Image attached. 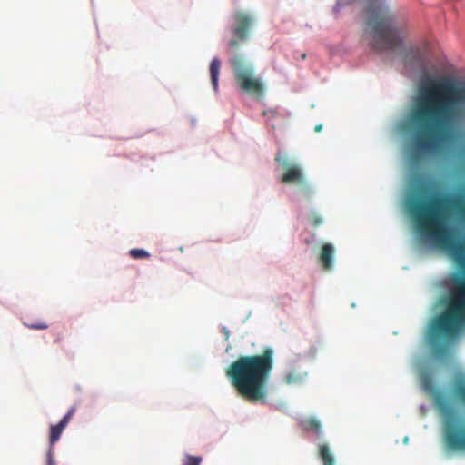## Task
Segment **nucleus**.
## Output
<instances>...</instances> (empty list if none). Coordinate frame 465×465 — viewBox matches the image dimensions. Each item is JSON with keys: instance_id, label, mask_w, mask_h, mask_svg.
Returning a JSON list of instances; mask_svg holds the SVG:
<instances>
[{"instance_id": "obj_1", "label": "nucleus", "mask_w": 465, "mask_h": 465, "mask_svg": "<svg viewBox=\"0 0 465 465\" xmlns=\"http://www.w3.org/2000/svg\"><path fill=\"white\" fill-rule=\"evenodd\" d=\"M413 191L406 200V209L416 224L418 232L430 241L434 246L443 250L465 271V244L455 238L447 224L443 203L449 202L456 213L465 221V196L443 199L437 194L425 196L437 188L431 176L416 174L413 177ZM443 312L430 323L427 340L440 354L444 351L441 341L454 338L465 327V275L455 274L450 279L447 296L440 299Z\"/></svg>"}, {"instance_id": "obj_2", "label": "nucleus", "mask_w": 465, "mask_h": 465, "mask_svg": "<svg viewBox=\"0 0 465 465\" xmlns=\"http://www.w3.org/2000/svg\"><path fill=\"white\" fill-rule=\"evenodd\" d=\"M465 120V77H427L418 87L409 124L413 140L410 163L418 166L424 155L449 137L450 128Z\"/></svg>"}, {"instance_id": "obj_3", "label": "nucleus", "mask_w": 465, "mask_h": 465, "mask_svg": "<svg viewBox=\"0 0 465 465\" xmlns=\"http://www.w3.org/2000/svg\"><path fill=\"white\" fill-rule=\"evenodd\" d=\"M273 350L262 354L240 356L225 371L238 394L251 403L265 402L267 383L273 367Z\"/></svg>"}, {"instance_id": "obj_4", "label": "nucleus", "mask_w": 465, "mask_h": 465, "mask_svg": "<svg viewBox=\"0 0 465 465\" xmlns=\"http://www.w3.org/2000/svg\"><path fill=\"white\" fill-rule=\"evenodd\" d=\"M231 65L237 85L246 94L260 97L263 94V84L253 74V68L242 56L235 54Z\"/></svg>"}, {"instance_id": "obj_5", "label": "nucleus", "mask_w": 465, "mask_h": 465, "mask_svg": "<svg viewBox=\"0 0 465 465\" xmlns=\"http://www.w3.org/2000/svg\"><path fill=\"white\" fill-rule=\"evenodd\" d=\"M275 162L283 169V173L280 178V182L282 183L298 184L303 187L304 193L307 195L312 193V189L309 186L303 171L300 165L292 163L287 157L282 156L280 153L275 156Z\"/></svg>"}, {"instance_id": "obj_6", "label": "nucleus", "mask_w": 465, "mask_h": 465, "mask_svg": "<svg viewBox=\"0 0 465 465\" xmlns=\"http://www.w3.org/2000/svg\"><path fill=\"white\" fill-rule=\"evenodd\" d=\"M232 26V39L228 45L232 49H237L240 45L248 40L251 29L254 24L252 15L238 11L233 14Z\"/></svg>"}, {"instance_id": "obj_7", "label": "nucleus", "mask_w": 465, "mask_h": 465, "mask_svg": "<svg viewBox=\"0 0 465 465\" xmlns=\"http://www.w3.org/2000/svg\"><path fill=\"white\" fill-rule=\"evenodd\" d=\"M457 397L465 405V383H460L455 389ZM446 440L454 450H465V428L458 430L454 423L448 422L446 426Z\"/></svg>"}, {"instance_id": "obj_8", "label": "nucleus", "mask_w": 465, "mask_h": 465, "mask_svg": "<svg viewBox=\"0 0 465 465\" xmlns=\"http://www.w3.org/2000/svg\"><path fill=\"white\" fill-rule=\"evenodd\" d=\"M76 411L75 407H71L67 413L63 417V419L56 424L52 425L50 428V435L49 441L50 445L53 446L56 441L59 440L63 430L66 428L69 421L72 420Z\"/></svg>"}, {"instance_id": "obj_9", "label": "nucleus", "mask_w": 465, "mask_h": 465, "mask_svg": "<svg viewBox=\"0 0 465 465\" xmlns=\"http://www.w3.org/2000/svg\"><path fill=\"white\" fill-rule=\"evenodd\" d=\"M334 252L335 250L331 243L326 242L322 246L319 254V262L326 271H329L332 268Z\"/></svg>"}, {"instance_id": "obj_10", "label": "nucleus", "mask_w": 465, "mask_h": 465, "mask_svg": "<svg viewBox=\"0 0 465 465\" xmlns=\"http://www.w3.org/2000/svg\"><path fill=\"white\" fill-rule=\"evenodd\" d=\"M420 381L422 389L429 392V393H434L435 392V385L432 374L429 371H423L420 372Z\"/></svg>"}, {"instance_id": "obj_11", "label": "nucleus", "mask_w": 465, "mask_h": 465, "mask_svg": "<svg viewBox=\"0 0 465 465\" xmlns=\"http://www.w3.org/2000/svg\"><path fill=\"white\" fill-rule=\"evenodd\" d=\"M220 68H221V61L219 60V58L214 57L210 63V75H211L212 85H213L214 91H217V89H218V77H219V74H220Z\"/></svg>"}, {"instance_id": "obj_12", "label": "nucleus", "mask_w": 465, "mask_h": 465, "mask_svg": "<svg viewBox=\"0 0 465 465\" xmlns=\"http://www.w3.org/2000/svg\"><path fill=\"white\" fill-rule=\"evenodd\" d=\"M318 452L323 465H334V457L332 456L331 450L326 443L319 445Z\"/></svg>"}, {"instance_id": "obj_13", "label": "nucleus", "mask_w": 465, "mask_h": 465, "mask_svg": "<svg viewBox=\"0 0 465 465\" xmlns=\"http://www.w3.org/2000/svg\"><path fill=\"white\" fill-rule=\"evenodd\" d=\"M305 429L306 430H313L317 435H321L322 434L321 422L317 419H315V418H310L305 422Z\"/></svg>"}, {"instance_id": "obj_14", "label": "nucleus", "mask_w": 465, "mask_h": 465, "mask_svg": "<svg viewBox=\"0 0 465 465\" xmlns=\"http://www.w3.org/2000/svg\"><path fill=\"white\" fill-rule=\"evenodd\" d=\"M202 461L203 459L200 456L186 454L183 460L182 465H201Z\"/></svg>"}, {"instance_id": "obj_15", "label": "nucleus", "mask_w": 465, "mask_h": 465, "mask_svg": "<svg viewBox=\"0 0 465 465\" xmlns=\"http://www.w3.org/2000/svg\"><path fill=\"white\" fill-rule=\"evenodd\" d=\"M133 259H147L151 254L143 249H132L129 252Z\"/></svg>"}, {"instance_id": "obj_16", "label": "nucleus", "mask_w": 465, "mask_h": 465, "mask_svg": "<svg viewBox=\"0 0 465 465\" xmlns=\"http://www.w3.org/2000/svg\"><path fill=\"white\" fill-rule=\"evenodd\" d=\"M263 115L266 117V121L268 124L272 126V128H275V124L273 123H270L272 120L278 117L279 114L274 109H268L263 111Z\"/></svg>"}, {"instance_id": "obj_17", "label": "nucleus", "mask_w": 465, "mask_h": 465, "mask_svg": "<svg viewBox=\"0 0 465 465\" xmlns=\"http://www.w3.org/2000/svg\"><path fill=\"white\" fill-rule=\"evenodd\" d=\"M302 379V375L294 373V372H290V373L286 374L285 378H284L287 384L297 383V382L301 381Z\"/></svg>"}, {"instance_id": "obj_18", "label": "nucleus", "mask_w": 465, "mask_h": 465, "mask_svg": "<svg viewBox=\"0 0 465 465\" xmlns=\"http://www.w3.org/2000/svg\"><path fill=\"white\" fill-rule=\"evenodd\" d=\"M309 222L313 227H318L322 224L323 220L317 213L312 212L309 218Z\"/></svg>"}, {"instance_id": "obj_19", "label": "nucleus", "mask_w": 465, "mask_h": 465, "mask_svg": "<svg viewBox=\"0 0 465 465\" xmlns=\"http://www.w3.org/2000/svg\"><path fill=\"white\" fill-rule=\"evenodd\" d=\"M25 325L32 330H45L48 328V325L44 322H39L36 323H25Z\"/></svg>"}, {"instance_id": "obj_20", "label": "nucleus", "mask_w": 465, "mask_h": 465, "mask_svg": "<svg viewBox=\"0 0 465 465\" xmlns=\"http://www.w3.org/2000/svg\"><path fill=\"white\" fill-rule=\"evenodd\" d=\"M411 53H413L414 58L417 61V64L419 65H422L424 63L423 54L421 52H420L419 50H416L415 52L413 50H411Z\"/></svg>"}, {"instance_id": "obj_21", "label": "nucleus", "mask_w": 465, "mask_h": 465, "mask_svg": "<svg viewBox=\"0 0 465 465\" xmlns=\"http://www.w3.org/2000/svg\"><path fill=\"white\" fill-rule=\"evenodd\" d=\"M47 465H55L51 449L49 450L47 454Z\"/></svg>"}, {"instance_id": "obj_22", "label": "nucleus", "mask_w": 465, "mask_h": 465, "mask_svg": "<svg viewBox=\"0 0 465 465\" xmlns=\"http://www.w3.org/2000/svg\"><path fill=\"white\" fill-rule=\"evenodd\" d=\"M322 124H317V125L314 127V131H315L316 133L321 132V131H322Z\"/></svg>"}, {"instance_id": "obj_23", "label": "nucleus", "mask_w": 465, "mask_h": 465, "mask_svg": "<svg viewBox=\"0 0 465 465\" xmlns=\"http://www.w3.org/2000/svg\"><path fill=\"white\" fill-rule=\"evenodd\" d=\"M223 332H224L226 340H227L229 338V331L226 328H223Z\"/></svg>"}, {"instance_id": "obj_24", "label": "nucleus", "mask_w": 465, "mask_h": 465, "mask_svg": "<svg viewBox=\"0 0 465 465\" xmlns=\"http://www.w3.org/2000/svg\"><path fill=\"white\" fill-rule=\"evenodd\" d=\"M301 57H302V59H305L306 58V54H302Z\"/></svg>"}, {"instance_id": "obj_25", "label": "nucleus", "mask_w": 465, "mask_h": 465, "mask_svg": "<svg viewBox=\"0 0 465 465\" xmlns=\"http://www.w3.org/2000/svg\"><path fill=\"white\" fill-rule=\"evenodd\" d=\"M405 59H406V61H408V59H409V54H407V55L405 56Z\"/></svg>"}]
</instances>
